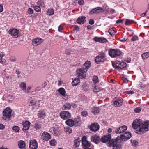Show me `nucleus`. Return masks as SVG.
Here are the masks:
<instances>
[{
	"label": "nucleus",
	"instance_id": "nucleus-1",
	"mask_svg": "<svg viewBox=\"0 0 149 149\" xmlns=\"http://www.w3.org/2000/svg\"><path fill=\"white\" fill-rule=\"evenodd\" d=\"M141 120H135L132 124V127L134 129H138L139 131L144 133L149 130V121H144L143 123Z\"/></svg>",
	"mask_w": 149,
	"mask_h": 149
},
{
	"label": "nucleus",
	"instance_id": "nucleus-2",
	"mask_svg": "<svg viewBox=\"0 0 149 149\" xmlns=\"http://www.w3.org/2000/svg\"><path fill=\"white\" fill-rule=\"evenodd\" d=\"M121 142L120 139L118 138L117 137L115 139H111L107 143V145L108 146L113 147L112 149H120L121 148V145L119 144H118V143H120Z\"/></svg>",
	"mask_w": 149,
	"mask_h": 149
},
{
	"label": "nucleus",
	"instance_id": "nucleus-3",
	"mask_svg": "<svg viewBox=\"0 0 149 149\" xmlns=\"http://www.w3.org/2000/svg\"><path fill=\"white\" fill-rule=\"evenodd\" d=\"M109 54L112 58H115L121 55L122 52L118 49H110L109 50Z\"/></svg>",
	"mask_w": 149,
	"mask_h": 149
},
{
	"label": "nucleus",
	"instance_id": "nucleus-4",
	"mask_svg": "<svg viewBox=\"0 0 149 149\" xmlns=\"http://www.w3.org/2000/svg\"><path fill=\"white\" fill-rule=\"evenodd\" d=\"M67 125L70 127H77L81 124V121L77 120H74L73 119H69L65 121Z\"/></svg>",
	"mask_w": 149,
	"mask_h": 149
},
{
	"label": "nucleus",
	"instance_id": "nucleus-5",
	"mask_svg": "<svg viewBox=\"0 0 149 149\" xmlns=\"http://www.w3.org/2000/svg\"><path fill=\"white\" fill-rule=\"evenodd\" d=\"M81 142L84 149H92L91 148H89V147L91 146V144L89 141L87 140L86 136H84L82 137Z\"/></svg>",
	"mask_w": 149,
	"mask_h": 149
},
{
	"label": "nucleus",
	"instance_id": "nucleus-6",
	"mask_svg": "<svg viewBox=\"0 0 149 149\" xmlns=\"http://www.w3.org/2000/svg\"><path fill=\"white\" fill-rule=\"evenodd\" d=\"M11 112L12 110L9 108H6L3 112V119L6 120L7 119L10 118L11 116Z\"/></svg>",
	"mask_w": 149,
	"mask_h": 149
},
{
	"label": "nucleus",
	"instance_id": "nucleus-7",
	"mask_svg": "<svg viewBox=\"0 0 149 149\" xmlns=\"http://www.w3.org/2000/svg\"><path fill=\"white\" fill-rule=\"evenodd\" d=\"M60 115L61 118L67 120L70 117L71 114L68 111H63L60 112Z\"/></svg>",
	"mask_w": 149,
	"mask_h": 149
},
{
	"label": "nucleus",
	"instance_id": "nucleus-8",
	"mask_svg": "<svg viewBox=\"0 0 149 149\" xmlns=\"http://www.w3.org/2000/svg\"><path fill=\"white\" fill-rule=\"evenodd\" d=\"M105 54L102 53L97 56L95 59V60L97 64H99L100 62H103L104 61Z\"/></svg>",
	"mask_w": 149,
	"mask_h": 149
},
{
	"label": "nucleus",
	"instance_id": "nucleus-9",
	"mask_svg": "<svg viewBox=\"0 0 149 149\" xmlns=\"http://www.w3.org/2000/svg\"><path fill=\"white\" fill-rule=\"evenodd\" d=\"M131 137V134L129 132H126L124 134L120 135V137H118V138L120 139L121 140L126 141Z\"/></svg>",
	"mask_w": 149,
	"mask_h": 149
},
{
	"label": "nucleus",
	"instance_id": "nucleus-10",
	"mask_svg": "<svg viewBox=\"0 0 149 149\" xmlns=\"http://www.w3.org/2000/svg\"><path fill=\"white\" fill-rule=\"evenodd\" d=\"M19 30L13 28L10 29L8 31V33L13 38H17L19 36Z\"/></svg>",
	"mask_w": 149,
	"mask_h": 149
},
{
	"label": "nucleus",
	"instance_id": "nucleus-11",
	"mask_svg": "<svg viewBox=\"0 0 149 149\" xmlns=\"http://www.w3.org/2000/svg\"><path fill=\"white\" fill-rule=\"evenodd\" d=\"M123 99L120 97L115 98L113 100L114 105L116 107H118L122 104Z\"/></svg>",
	"mask_w": 149,
	"mask_h": 149
},
{
	"label": "nucleus",
	"instance_id": "nucleus-12",
	"mask_svg": "<svg viewBox=\"0 0 149 149\" xmlns=\"http://www.w3.org/2000/svg\"><path fill=\"white\" fill-rule=\"evenodd\" d=\"M103 12H104V9L102 8L98 7L93 9L89 12V14L92 15Z\"/></svg>",
	"mask_w": 149,
	"mask_h": 149
},
{
	"label": "nucleus",
	"instance_id": "nucleus-13",
	"mask_svg": "<svg viewBox=\"0 0 149 149\" xmlns=\"http://www.w3.org/2000/svg\"><path fill=\"white\" fill-rule=\"evenodd\" d=\"M29 147L31 149H37L38 147L37 142L35 140L30 141Z\"/></svg>",
	"mask_w": 149,
	"mask_h": 149
},
{
	"label": "nucleus",
	"instance_id": "nucleus-14",
	"mask_svg": "<svg viewBox=\"0 0 149 149\" xmlns=\"http://www.w3.org/2000/svg\"><path fill=\"white\" fill-rule=\"evenodd\" d=\"M51 137L50 134L47 132L44 131L42 134L41 138L43 140L47 141L51 139Z\"/></svg>",
	"mask_w": 149,
	"mask_h": 149
},
{
	"label": "nucleus",
	"instance_id": "nucleus-15",
	"mask_svg": "<svg viewBox=\"0 0 149 149\" xmlns=\"http://www.w3.org/2000/svg\"><path fill=\"white\" fill-rule=\"evenodd\" d=\"M111 139V134H109L102 136L100 139V141L103 143H105L110 141Z\"/></svg>",
	"mask_w": 149,
	"mask_h": 149
},
{
	"label": "nucleus",
	"instance_id": "nucleus-16",
	"mask_svg": "<svg viewBox=\"0 0 149 149\" xmlns=\"http://www.w3.org/2000/svg\"><path fill=\"white\" fill-rule=\"evenodd\" d=\"M127 129L126 126L123 125L116 129L115 132L117 134H120L125 132Z\"/></svg>",
	"mask_w": 149,
	"mask_h": 149
},
{
	"label": "nucleus",
	"instance_id": "nucleus-17",
	"mask_svg": "<svg viewBox=\"0 0 149 149\" xmlns=\"http://www.w3.org/2000/svg\"><path fill=\"white\" fill-rule=\"evenodd\" d=\"M91 141L94 142L96 144H97L100 143V139L98 136L95 134L91 136Z\"/></svg>",
	"mask_w": 149,
	"mask_h": 149
},
{
	"label": "nucleus",
	"instance_id": "nucleus-18",
	"mask_svg": "<svg viewBox=\"0 0 149 149\" xmlns=\"http://www.w3.org/2000/svg\"><path fill=\"white\" fill-rule=\"evenodd\" d=\"M43 40V39L42 38H37L32 40V44L34 46H36L41 44Z\"/></svg>",
	"mask_w": 149,
	"mask_h": 149
},
{
	"label": "nucleus",
	"instance_id": "nucleus-19",
	"mask_svg": "<svg viewBox=\"0 0 149 149\" xmlns=\"http://www.w3.org/2000/svg\"><path fill=\"white\" fill-rule=\"evenodd\" d=\"M86 72V70L83 68H80L76 70L77 74L79 76H81L83 78L85 77V75L84 74L85 72Z\"/></svg>",
	"mask_w": 149,
	"mask_h": 149
},
{
	"label": "nucleus",
	"instance_id": "nucleus-20",
	"mask_svg": "<svg viewBox=\"0 0 149 149\" xmlns=\"http://www.w3.org/2000/svg\"><path fill=\"white\" fill-rule=\"evenodd\" d=\"M86 21V17L84 16H80L77 19V22L80 24H84Z\"/></svg>",
	"mask_w": 149,
	"mask_h": 149
},
{
	"label": "nucleus",
	"instance_id": "nucleus-21",
	"mask_svg": "<svg viewBox=\"0 0 149 149\" xmlns=\"http://www.w3.org/2000/svg\"><path fill=\"white\" fill-rule=\"evenodd\" d=\"M99 125L97 124H92L90 127V130L93 131H96L99 130Z\"/></svg>",
	"mask_w": 149,
	"mask_h": 149
},
{
	"label": "nucleus",
	"instance_id": "nucleus-22",
	"mask_svg": "<svg viewBox=\"0 0 149 149\" xmlns=\"http://www.w3.org/2000/svg\"><path fill=\"white\" fill-rule=\"evenodd\" d=\"M30 123L28 121H26L25 122H23L22 124L23 127L22 129L23 130H26L29 129V127L30 125Z\"/></svg>",
	"mask_w": 149,
	"mask_h": 149
},
{
	"label": "nucleus",
	"instance_id": "nucleus-23",
	"mask_svg": "<svg viewBox=\"0 0 149 149\" xmlns=\"http://www.w3.org/2000/svg\"><path fill=\"white\" fill-rule=\"evenodd\" d=\"M91 66V64L90 62L89 61H86L84 63L82 68H83L85 70H86V72L88 70V69L90 68Z\"/></svg>",
	"mask_w": 149,
	"mask_h": 149
},
{
	"label": "nucleus",
	"instance_id": "nucleus-24",
	"mask_svg": "<svg viewBox=\"0 0 149 149\" xmlns=\"http://www.w3.org/2000/svg\"><path fill=\"white\" fill-rule=\"evenodd\" d=\"M100 109L98 107H93L91 109L92 113L94 115L98 114L100 111Z\"/></svg>",
	"mask_w": 149,
	"mask_h": 149
},
{
	"label": "nucleus",
	"instance_id": "nucleus-25",
	"mask_svg": "<svg viewBox=\"0 0 149 149\" xmlns=\"http://www.w3.org/2000/svg\"><path fill=\"white\" fill-rule=\"evenodd\" d=\"M18 146L19 148L22 149L24 148L25 146V143L24 141L22 140H20L18 142Z\"/></svg>",
	"mask_w": 149,
	"mask_h": 149
},
{
	"label": "nucleus",
	"instance_id": "nucleus-26",
	"mask_svg": "<svg viewBox=\"0 0 149 149\" xmlns=\"http://www.w3.org/2000/svg\"><path fill=\"white\" fill-rule=\"evenodd\" d=\"M36 3L40 7L44 8L45 7V2L44 0L38 1Z\"/></svg>",
	"mask_w": 149,
	"mask_h": 149
},
{
	"label": "nucleus",
	"instance_id": "nucleus-27",
	"mask_svg": "<svg viewBox=\"0 0 149 149\" xmlns=\"http://www.w3.org/2000/svg\"><path fill=\"white\" fill-rule=\"evenodd\" d=\"M46 115L45 112L42 110L39 111L38 113V118H43Z\"/></svg>",
	"mask_w": 149,
	"mask_h": 149
},
{
	"label": "nucleus",
	"instance_id": "nucleus-28",
	"mask_svg": "<svg viewBox=\"0 0 149 149\" xmlns=\"http://www.w3.org/2000/svg\"><path fill=\"white\" fill-rule=\"evenodd\" d=\"M80 82V79L79 78H75L73 80L72 82V86L77 85Z\"/></svg>",
	"mask_w": 149,
	"mask_h": 149
},
{
	"label": "nucleus",
	"instance_id": "nucleus-29",
	"mask_svg": "<svg viewBox=\"0 0 149 149\" xmlns=\"http://www.w3.org/2000/svg\"><path fill=\"white\" fill-rule=\"evenodd\" d=\"M58 92L60 94L63 96L65 95L66 94V91L63 88H61L58 90Z\"/></svg>",
	"mask_w": 149,
	"mask_h": 149
},
{
	"label": "nucleus",
	"instance_id": "nucleus-30",
	"mask_svg": "<svg viewBox=\"0 0 149 149\" xmlns=\"http://www.w3.org/2000/svg\"><path fill=\"white\" fill-rule=\"evenodd\" d=\"M62 108L64 110L69 109L71 108V105L70 104L67 103L63 106Z\"/></svg>",
	"mask_w": 149,
	"mask_h": 149
},
{
	"label": "nucleus",
	"instance_id": "nucleus-31",
	"mask_svg": "<svg viewBox=\"0 0 149 149\" xmlns=\"http://www.w3.org/2000/svg\"><path fill=\"white\" fill-rule=\"evenodd\" d=\"M104 11L105 12H107L108 13L113 14L115 11V10H114L109 8L107 6L106 8H105V9H104Z\"/></svg>",
	"mask_w": 149,
	"mask_h": 149
},
{
	"label": "nucleus",
	"instance_id": "nucleus-32",
	"mask_svg": "<svg viewBox=\"0 0 149 149\" xmlns=\"http://www.w3.org/2000/svg\"><path fill=\"white\" fill-rule=\"evenodd\" d=\"M141 57L143 59H146L149 57V52H146L143 53L142 54Z\"/></svg>",
	"mask_w": 149,
	"mask_h": 149
},
{
	"label": "nucleus",
	"instance_id": "nucleus-33",
	"mask_svg": "<svg viewBox=\"0 0 149 149\" xmlns=\"http://www.w3.org/2000/svg\"><path fill=\"white\" fill-rule=\"evenodd\" d=\"M120 65H119V69H122L126 67L127 66V64L126 63L123 62H120Z\"/></svg>",
	"mask_w": 149,
	"mask_h": 149
},
{
	"label": "nucleus",
	"instance_id": "nucleus-34",
	"mask_svg": "<svg viewBox=\"0 0 149 149\" xmlns=\"http://www.w3.org/2000/svg\"><path fill=\"white\" fill-rule=\"evenodd\" d=\"M81 140L80 138H78L74 141V145L76 147L79 146L81 142Z\"/></svg>",
	"mask_w": 149,
	"mask_h": 149
},
{
	"label": "nucleus",
	"instance_id": "nucleus-35",
	"mask_svg": "<svg viewBox=\"0 0 149 149\" xmlns=\"http://www.w3.org/2000/svg\"><path fill=\"white\" fill-rule=\"evenodd\" d=\"M19 86L21 89L23 91L26 90V84L23 82H22L19 85Z\"/></svg>",
	"mask_w": 149,
	"mask_h": 149
},
{
	"label": "nucleus",
	"instance_id": "nucleus-36",
	"mask_svg": "<svg viewBox=\"0 0 149 149\" xmlns=\"http://www.w3.org/2000/svg\"><path fill=\"white\" fill-rule=\"evenodd\" d=\"M64 131L68 134H70L72 132V129L71 128L68 127H65L64 129Z\"/></svg>",
	"mask_w": 149,
	"mask_h": 149
},
{
	"label": "nucleus",
	"instance_id": "nucleus-37",
	"mask_svg": "<svg viewBox=\"0 0 149 149\" xmlns=\"http://www.w3.org/2000/svg\"><path fill=\"white\" fill-rule=\"evenodd\" d=\"M34 8V10L37 12H39L41 11L40 7L38 5H36L33 6Z\"/></svg>",
	"mask_w": 149,
	"mask_h": 149
},
{
	"label": "nucleus",
	"instance_id": "nucleus-38",
	"mask_svg": "<svg viewBox=\"0 0 149 149\" xmlns=\"http://www.w3.org/2000/svg\"><path fill=\"white\" fill-rule=\"evenodd\" d=\"M54 11L52 9H49L47 11V14L49 15H53L54 14Z\"/></svg>",
	"mask_w": 149,
	"mask_h": 149
},
{
	"label": "nucleus",
	"instance_id": "nucleus-39",
	"mask_svg": "<svg viewBox=\"0 0 149 149\" xmlns=\"http://www.w3.org/2000/svg\"><path fill=\"white\" fill-rule=\"evenodd\" d=\"M92 80L95 83H97L99 82L98 77L96 75L93 76Z\"/></svg>",
	"mask_w": 149,
	"mask_h": 149
},
{
	"label": "nucleus",
	"instance_id": "nucleus-40",
	"mask_svg": "<svg viewBox=\"0 0 149 149\" xmlns=\"http://www.w3.org/2000/svg\"><path fill=\"white\" fill-rule=\"evenodd\" d=\"M12 129L15 132H18L19 130V127L17 126H13V127Z\"/></svg>",
	"mask_w": 149,
	"mask_h": 149
},
{
	"label": "nucleus",
	"instance_id": "nucleus-41",
	"mask_svg": "<svg viewBox=\"0 0 149 149\" xmlns=\"http://www.w3.org/2000/svg\"><path fill=\"white\" fill-rule=\"evenodd\" d=\"M134 21L132 20L126 19L125 22V24L127 25H130L131 23L134 22Z\"/></svg>",
	"mask_w": 149,
	"mask_h": 149
},
{
	"label": "nucleus",
	"instance_id": "nucleus-42",
	"mask_svg": "<svg viewBox=\"0 0 149 149\" xmlns=\"http://www.w3.org/2000/svg\"><path fill=\"white\" fill-rule=\"evenodd\" d=\"M108 32L111 36L114 35L115 33V31L113 30L112 29H109L108 30Z\"/></svg>",
	"mask_w": 149,
	"mask_h": 149
},
{
	"label": "nucleus",
	"instance_id": "nucleus-43",
	"mask_svg": "<svg viewBox=\"0 0 149 149\" xmlns=\"http://www.w3.org/2000/svg\"><path fill=\"white\" fill-rule=\"evenodd\" d=\"M146 86L145 84H143L142 82H140L138 85L139 88L140 89L143 88Z\"/></svg>",
	"mask_w": 149,
	"mask_h": 149
},
{
	"label": "nucleus",
	"instance_id": "nucleus-44",
	"mask_svg": "<svg viewBox=\"0 0 149 149\" xmlns=\"http://www.w3.org/2000/svg\"><path fill=\"white\" fill-rule=\"evenodd\" d=\"M139 38L136 35L134 36L131 38V40L133 41H135L138 40Z\"/></svg>",
	"mask_w": 149,
	"mask_h": 149
},
{
	"label": "nucleus",
	"instance_id": "nucleus-45",
	"mask_svg": "<svg viewBox=\"0 0 149 149\" xmlns=\"http://www.w3.org/2000/svg\"><path fill=\"white\" fill-rule=\"evenodd\" d=\"M107 40L104 38L100 37V42L101 43H105L107 42Z\"/></svg>",
	"mask_w": 149,
	"mask_h": 149
},
{
	"label": "nucleus",
	"instance_id": "nucleus-46",
	"mask_svg": "<svg viewBox=\"0 0 149 149\" xmlns=\"http://www.w3.org/2000/svg\"><path fill=\"white\" fill-rule=\"evenodd\" d=\"M50 144L52 146H54L56 143V141L54 140H52L49 142Z\"/></svg>",
	"mask_w": 149,
	"mask_h": 149
},
{
	"label": "nucleus",
	"instance_id": "nucleus-47",
	"mask_svg": "<svg viewBox=\"0 0 149 149\" xmlns=\"http://www.w3.org/2000/svg\"><path fill=\"white\" fill-rule=\"evenodd\" d=\"M88 114V112L87 111H83L81 112V115L83 117H86Z\"/></svg>",
	"mask_w": 149,
	"mask_h": 149
},
{
	"label": "nucleus",
	"instance_id": "nucleus-48",
	"mask_svg": "<svg viewBox=\"0 0 149 149\" xmlns=\"http://www.w3.org/2000/svg\"><path fill=\"white\" fill-rule=\"evenodd\" d=\"M141 111V109L140 107H138L135 108L134 109L135 112L136 113H139Z\"/></svg>",
	"mask_w": 149,
	"mask_h": 149
},
{
	"label": "nucleus",
	"instance_id": "nucleus-49",
	"mask_svg": "<svg viewBox=\"0 0 149 149\" xmlns=\"http://www.w3.org/2000/svg\"><path fill=\"white\" fill-rule=\"evenodd\" d=\"M36 101L35 100H31L30 101L29 106H33L35 104Z\"/></svg>",
	"mask_w": 149,
	"mask_h": 149
},
{
	"label": "nucleus",
	"instance_id": "nucleus-50",
	"mask_svg": "<svg viewBox=\"0 0 149 149\" xmlns=\"http://www.w3.org/2000/svg\"><path fill=\"white\" fill-rule=\"evenodd\" d=\"M82 89L85 91H87L88 90L87 86L85 84H84L82 86Z\"/></svg>",
	"mask_w": 149,
	"mask_h": 149
},
{
	"label": "nucleus",
	"instance_id": "nucleus-51",
	"mask_svg": "<svg viewBox=\"0 0 149 149\" xmlns=\"http://www.w3.org/2000/svg\"><path fill=\"white\" fill-rule=\"evenodd\" d=\"M27 13L29 14H32L33 13V10L31 8H29L28 9Z\"/></svg>",
	"mask_w": 149,
	"mask_h": 149
},
{
	"label": "nucleus",
	"instance_id": "nucleus-52",
	"mask_svg": "<svg viewBox=\"0 0 149 149\" xmlns=\"http://www.w3.org/2000/svg\"><path fill=\"white\" fill-rule=\"evenodd\" d=\"M132 145L135 147L138 144V141L136 140H134L132 141Z\"/></svg>",
	"mask_w": 149,
	"mask_h": 149
},
{
	"label": "nucleus",
	"instance_id": "nucleus-53",
	"mask_svg": "<svg viewBox=\"0 0 149 149\" xmlns=\"http://www.w3.org/2000/svg\"><path fill=\"white\" fill-rule=\"evenodd\" d=\"M100 37H95L94 38V40L96 42H100Z\"/></svg>",
	"mask_w": 149,
	"mask_h": 149
},
{
	"label": "nucleus",
	"instance_id": "nucleus-54",
	"mask_svg": "<svg viewBox=\"0 0 149 149\" xmlns=\"http://www.w3.org/2000/svg\"><path fill=\"white\" fill-rule=\"evenodd\" d=\"M112 65L113 67L116 69H119V65H116V64L114 63H112Z\"/></svg>",
	"mask_w": 149,
	"mask_h": 149
},
{
	"label": "nucleus",
	"instance_id": "nucleus-55",
	"mask_svg": "<svg viewBox=\"0 0 149 149\" xmlns=\"http://www.w3.org/2000/svg\"><path fill=\"white\" fill-rule=\"evenodd\" d=\"M100 89L97 87H95L94 88L93 91L95 92H97L100 91Z\"/></svg>",
	"mask_w": 149,
	"mask_h": 149
},
{
	"label": "nucleus",
	"instance_id": "nucleus-56",
	"mask_svg": "<svg viewBox=\"0 0 149 149\" xmlns=\"http://www.w3.org/2000/svg\"><path fill=\"white\" fill-rule=\"evenodd\" d=\"M127 39V37H125L124 38H123V37H122L121 38H120V40L122 42H124L126 41Z\"/></svg>",
	"mask_w": 149,
	"mask_h": 149
},
{
	"label": "nucleus",
	"instance_id": "nucleus-57",
	"mask_svg": "<svg viewBox=\"0 0 149 149\" xmlns=\"http://www.w3.org/2000/svg\"><path fill=\"white\" fill-rule=\"evenodd\" d=\"M41 127V126H40L38 123H36L35 126V128L36 130H38Z\"/></svg>",
	"mask_w": 149,
	"mask_h": 149
},
{
	"label": "nucleus",
	"instance_id": "nucleus-58",
	"mask_svg": "<svg viewBox=\"0 0 149 149\" xmlns=\"http://www.w3.org/2000/svg\"><path fill=\"white\" fill-rule=\"evenodd\" d=\"M122 79L123 80V81L125 83H127L128 82V80L127 79L126 77H123L122 78Z\"/></svg>",
	"mask_w": 149,
	"mask_h": 149
},
{
	"label": "nucleus",
	"instance_id": "nucleus-59",
	"mask_svg": "<svg viewBox=\"0 0 149 149\" xmlns=\"http://www.w3.org/2000/svg\"><path fill=\"white\" fill-rule=\"evenodd\" d=\"M6 60L4 59H3L2 58H0V63H1L3 64L5 63Z\"/></svg>",
	"mask_w": 149,
	"mask_h": 149
},
{
	"label": "nucleus",
	"instance_id": "nucleus-60",
	"mask_svg": "<svg viewBox=\"0 0 149 149\" xmlns=\"http://www.w3.org/2000/svg\"><path fill=\"white\" fill-rule=\"evenodd\" d=\"M10 60L11 62H15L16 61V59L15 57H11L10 58Z\"/></svg>",
	"mask_w": 149,
	"mask_h": 149
},
{
	"label": "nucleus",
	"instance_id": "nucleus-61",
	"mask_svg": "<svg viewBox=\"0 0 149 149\" xmlns=\"http://www.w3.org/2000/svg\"><path fill=\"white\" fill-rule=\"evenodd\" d=\"M94 23V21L93 19H90L89 20V23L91 25H92Z\"/></svg>",
	"mask_w": 149,
	"mask_h": 149
},
{
	"label": "nucleus",
	"instance_id": "nucleus-62",
	"mask_svg": "<svg viewBox=\"0 0 149 149\" xmlns=\"http://www.w3.org/2000/svg\"><path fill=\"white\" fill-rule=\"evenodd\" d=\"M125 93L128 94H132L134 93V91H127Z\"/></svg>",
	"mask_w": 149,
	"mask_h": 149
},
{
	"label": "nucleus",
	"instance_id": "nucleus-63",
	"mask_svg": "<svg viewBox=\"0 0 149 149\" xmlns=\"http://www.w3.org/2000/svg\"><path fill=\"white\" fill-rule=\"evenodd\" d=\"M5 127L4 125L0 123V129L3 130L4 129Z\"/></svg>",
	"mask_w": 149,
	"mask_h": 149
},
{
	"label": "nucleus",
	"instance_id": "nucleus-64",
	"mask_svg": "<svg viewBox=\"0 0 149 149\" xmlns=\"http://www.w3.org/2000/svg\"><path fill=\"white\" fill-rule=\"evenodd\" d=\"M84 3L83 0H79L78 2V3L80 5H82Z\"/></svg>",
	"mask_w": 149,
	"mask_h": 149
}]
</instances>
